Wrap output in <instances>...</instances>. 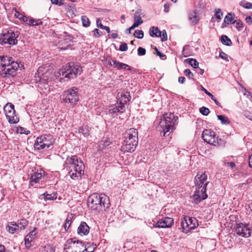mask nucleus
I'll use <instances>...</instances> for the list:
<instances>
[{
    "instance_id": "1",
    "label": "nucleus",
    "mask_w": 252,
    "mask_h": 252,
    "mask_svg": "<svg viewBox=\"0 0 252 252\" xmlns=\"http://www.w3.org/2000/svg\"><path fill=\"white\" fill-rule=\"evenodd\" d=\"M207 175L205 172H198L194 178L195 190L193 195V200L196 204L205 200L208 195L206 193V187L209 182L207 181Z\"/></svg>"
},
{
    "instance_id": "2",
    "label": "nucleus",
    "mask_w": 252,
    "mask_h": 252,
    "mask_svg": "<svg viewBox=\"0 0 252 252\" xmlns=\"http://www.w3.org/2000/svg\"><path fill=\"white\" fill-rule=\"evenodd\" d=\"M88 205L91 210L99 211L109 208L110 203L107 195L95 193L91 194L88 197Z\"/></svg>"
},
{
    "instance_id": "3",
    "label": "nucleus",
    "mask_w": 252,
    "mask_h": 252,
    "mask_svg": "<svg viewBox=\"0 0 252 252\" xmlns=\"http://www.w3.org/2000/svg\"><path fill=\"white\" fill-rule=\"evenodd\" d=\"M178 116L172 113H165L162 116L159 123L158 128L163 133L164 136H169L175 129V126L178 125Z\"/></svg>"
},
{
    "instance_id": "4",
    "label": "nucleus",
    "mask_w": 252,
    "mask_h": 252,
    "mask_svg": "<svg viewBox=\"0 0 252 252\" xmlns=\"http://www.w3.org/2000/svg\"><path fill=\"white\" fill-rule=\"evenodd\" d=\"M82 72V69L80 65L68 63L65 65V67L61 69L59 73L60 75L68 80L76 78Z\"/></svg>"
},
{
    "instance_id": "5",
    "label": "nucleus",
    "mask_w": 252,
    "mask_h": 252,
    "mask_svg": "<svg viewBox=\"0 0 252 252\" xmlns=\"http://www.w3.org/2000/svg\"><path fill=\"white\" fill-rule=\"evenodd\" d=\"M62 96L64 103H70L73 106H75L79 100L78 89L76 87L69 88L64 91Z\"/></svg>"
},
{
    "instance_id": "6",
    "label": "nucleus",
    "mask_w": 252,
    "mask_h": 252,
    "mask_svg": "<svg viewBox=\"0 0 252 252\" xmlns=\"http://www.w3.org/2000/svg\"><path fill=\"white\" fill-rule=\"evenodd\" d=\"M87 249L81 241L69 239L64 245V252H87Z\"/></svg>"
},
{
    "instance_id": "7",
    "label": "nucleus",
    "mask_w": 252,
    "mask_h": 252,
    "mask_svg": "<svg viewBox=\"0 0 252 252\" xmlns=\"http://www.w3.org/2000/svg\"><path fill=\"white\" fill-rule=\"evenodd\" d=\"M19 35L18 32H14L11 30L3 31L0 35V44L1 45L8 44L10 46L17 44V38Z\"/></svg>"
},
{
    "instance_id": "8",
    "label": "nucleus",
    "mask_w": 252,
    "mask_h": 252,
    "mask_svg": "<svg viewBox=\"0 0 252 252\" xmlns=\"http://www.w3.org/2000/svg\"><path fill=\"white\" fill-rule=\"evenodd\" d=\"M66 163L70 165L68 168L71 169V172H76L78 175L84 174L85 165L81 159L79 160L76 156L68 157L66 158Z\"/></svg>"
},
{
    "instance_id": "9",
    "label": "nucleus",
    "mask_w": 252,
    "mask_h": 252,
    "mask_svg": "<svg viewBox=\"0 0 252 252\" xmlns=\"http://www.w3.org/2000/svg\"><path fill=\"white\" fill-rule=\"evenodd\" d=\"M54 143V139L52 135H42L36 138L34 147L37 150H46L52 146Z\"/></svg>"
},
{
    "instance_id": "10",
    "label": "nucleus",
    "mask_w": 252,
    "mask_h": 252,
    "mask_svg": "<svg viewBox=\"0 0 252 252\" xmlns=\"http://www.w3.org/2000/svg\"><path fill=\"white\" fill-rule=\"evenodd\" d=\"M202 138L207 143L216 146L221 141L220 138L216 136L215 133L211 129H205L202 134Z\"/></svg>"
},
{
    "instance_id": "11",
    "label": "nucleus",
    "mask_w": 252,
    "mask_h": 252,
    "mask_svg": "<svg viewBox=\"0 0 252 252\" xmlns=\"http://www.w3.org/2000/svg\"><path fill=\"white\" fill-rule=\"evenodd\" d=\"M234 231L235 233L239 236L243 237H249L251 236L252 229H251L249 223L244 224L242 222H239L236 223Z\"/></svg>"
},
{
    "instance_id": "12",
    "label": "nucleus",
    "mask_w": 252,
    "mask_h": 252,
    "mask_svg": "<svg viewBox=\"0 0 252 252\" xmlns=\"http://www.w3.org/2000/svg\"><path fill=\"white\" fill-rule=\"evenodd\" d=\"M6 117L10 124H16L18 122L19 118L15 115L14 105L7 103L3 108Z\"/></svg>"
},
{
    "instance_id": "13",
    "label": "nucleus",
    "mask_w": 252,
    "mask_h": 252,
    "mask_svg": "<svg viewBox=\"0 0 252 252\" xmlns=\"http://www.w3.org/2000/svg\"><path fill=\"white\" fill-rule=\"evenodd\" d=\"M19 67V65L17 62L11 63V64L0 69L1 72V75L3 77H6L8 76L13 77L16 75V72Z\"/></svg>"
},
{
    "instance_id": "14",
    "label": "nucleus",
    "mask_w": 252,
    "mask_h": 252,
    "mask_svg": "<svg viewBox=\"0 0 252 252\" xmlns=\"http://www.w3.org/2000/svg\"><path fill=\"white\" fill-rule=\"evenodd\" d=\"M197 220L195 218L186 216L181 222V225L186 231H189V229H194L197 223Z\"/></svg>"
},
{
    "instance_id": "15",
    "label": "nucleus",
    "mask_w": 252,
    "mask_h": 252,
    "mask_svg": "<svg viewBox=\"0 0 252 252\" xmlns=\"http://www.w3.org/2000/svg\"><path fill=\"white\" fill-rule=\"evenodd\" d=\"M138 139H125L122 146V151L126 152L132 153L135 150L138 144Z\"/></svg>"
},
{
    "instance_id": "16",
    "label": "nucleus",
    "mask_w": 252,
    "mask_h": 252,
    "mask_svg": "<svg viewBox=\"0 0 252 252\" xmlns=\"http://www.w3.org/2000/svg\"><path fill=\"white\" fill-rule=\"evenodd\" d=\"M174 220L172 218L165 217L163 220H159L156 223L153 224L154 227L157 228H168L173 224Z\"/></svg>"
},
{
    "instance_id": "17",
    "label": "nucleus",
    "mask_w": 252,
    "mask_h": 252,
    "mask_svg": "<svg viewBox=\"0 0 252 252\" xmlns=\"http://www.w3.org/2000/svg\"><path fill=\"white\" fill-rule=\"evenodd\" d=\"M126 110L124 105L116 106L112 105L109 107V112L111 114L112 117L114 118L118 116L119 113H122Z\"/></svg>"
},
{
    "instance_id": "18",
    "label": "nucleus",
    "mask_w": 252,
    "mask_h": 252,
    "mask_svg": "<svg viewBox=\"0 0 252 252\" xmlns=\"http://www.w3.org/2000/svg\"><path fill=\"white\" fill-rule=\"evenodd\" d=\"M10 225H15L18 232L25 229L29 224V222L25 219L18 220L17 221L9 222Z\"/></svg>"
},
{
    "instance_id": "19",
    "label": "nucleus",
    "mask_w": 252,
    "mask_h": 252,
    "mask_svg": "<svg viewBox=\"0 0 252 252\" xmlns=\"http://www.w3.org/2000/svg\"><path fill=\"white\" fill-rule=\"evenodd\" d=\"M125 139H138V130L134 128L127 129L124 133Z\"/></svg>"
},
{
    "instance_id": "20",
    "label": "nucleus",
    "mask_w": 252,
    "mask_h": 252,
    "mask_svg": "<svg viewBox=\"0 0 252 252\" xmlns=\"http://www.w3.org/2000/svg\"><path fill=\"white\" fill-rule=\"evenodd\" d=\"M120 105H124L130 100L131 96L129 92L119 93L117 94Z\"/></svg>"
},
{
    "instance_id": "21",
    "label": "nucleus",
    "mask_w": 252,
    "mask_h": 252,
    "mask_svg": "<svg viewBox=\"0 0 252 252\" xmlns=\"http://www.w3.org/2000/svg\"><path fill=\"white\" fill-rule=\"evenodd\" d=\"M90 227L86 222L82 221L78 227V233L80 235H86L89 232Z\"/></svg>"
},
{
    "instance_id": "22",
    "label": "nucleus",
    "mask_w": 252,
    "mask_h": 252,
    "mask_svg": "<svg viewBox=\"0 0 252 252\" xmlns=\"http://www.w3.org/2000/svg\"><path fill=\"white\" fill-rule=\"evenodd\" d=\"M15 62V61L12 60V58L11 57L0 56V69L11 64V63Z\"/></svg>"
},
{
    "instance_id": "23",
    "label": "nucleus",
    "mask_w": 252,
    "mask_h": 252,
    "mask_svg": "<svg viewBox=\"0 0 252 252\" xmlns=\"http://www.w3.org/2000/svg\"><path fill=\"white\" fill-rule=\"evenodd\" d=\"M142 13H141V9H138L136 11L134 15V26L138 27L139 25L142 24L143 23V21L142 20L141 15Z\"/></svg>"
},
{
    "instance_id": "24",
    "label": "nucleus",
    "mask_w": 252,
    "mask_h": 252,
    "mask_svg": "<svg viewBox=\"0 0 252 252\" xmlns=\"http://www.w3.org/2000/svg\"><path fill=\"white\" fill-rule=\"evenodd\" d=\"M36 234L35 230H32L30 232L25 238V243L27 248H30L32 246L31 243L32 241L34 238V236Z\"/></svg>"
},
{
    "instance_id": "25",
    "label": "nucleus",
    "mask_w": 252,
    "mask_h": 252,
    "mask_svg": "<svg viewBox=\"0 0 252 252\" xmlns=\"http://www.w3.org/2000/svg\"><path fill=\"white\" fill-rule=\"evenodd\" d=\"M41 196L43 197L46 201L48 200L53 201L57 199V192H53L52 193H49L48 191H46L44 193L41 194Z\"/></svg>"
},
{
    "instance_id": "26",
    "label": "nucleus",
    "mask_w": 252,
    "mask_h": 252,
    "mask_svg": "<svg viewBox=\"0 0 252 252\" xmlns=\"http://www.w3.org/2000/svg\"><path fill=\"white\" fill-rule=\"evenodd\" d=\"M188 15L189 20L192 25H195L199 22V17L196 15V13L195 11L189 12Z\"/></svg>"
},
{
    "instance_id": "27",
    "label": "nucleus",
    "mask_w": 252,
    "mask_h": 252,
    "mask_svg": "<svg viewBox=\"0 0 252 252\" xmlns=\"http://www.w3.org/2000/svg\"><path fill=\"white\" fill-rule=\"evenodd\" d=\"M42 174L41 173H38L34 172L32 174L30 178V185L33 186L34 184L39 182V180L41 179Z\"/></svg>"
},
{
    "instance_id": "28",
    "label": "nucleus",
    "mask_w": 252,
    "mask_h": 252,
    "mask_svg": "<svg viewBox=\"0 0 252 252\" xmlns=\"http://www.w3.org/2000/svg\"><path fill=\"white\" fill-rule=\"evenodd\" d=\"M235 15L234 13H228L224 19V23L226 24H233L235 23L234 20Z\"/></svg>"
},
{
    "instance_id": "29",
    "label": "nucleus",
    "mask_w": 252,
    "mask_h": 252,
    "mask_svg": "<svg viewBox=\"0 0 252 252\" xmlns=\"http://www.w3.org/2000/svg\"><path fill=\"white\" fill-rule=\"evenodd\" d=\"M26 21L28 25L32 26H38L43 24V22L41 19L35 20L31 18H26Z\"/></svg>"
},
{
    "instance_id": "30",
    "label": "nucleus",
    "mask_w": 252,
    "mask_h": 252,
    "mask_svg": "<svg viewBox=\"0 0 252 252\" xmlns=\"http://www.w3.org/2000/svg\"><path fill=\"white\" fill-rule=\"evenodd\" d=\"M220 40L223 45L229 46L232 44L230 39L225 35H222L221 36Z\"/></svg>"
},
{
    "instance_id": "31",
    "label": "nucleus",
    "mask_w": 252,
    "mask_h": 252,
    "mask_svg": "<svg viewBox=\"0 0 252 252\" xmlns=\"http://www.w3.org/2000/svg\"><path fill=\"white\" fill-rule=\"evenodd\" d=\"M218 119L220 121L221 124L222 125H229L230 123V121L229 119L224 115H217Z\"/></svg>"
},
{
    "instance_id": "32",
    "label": "nucleus",
    "mask_w": 252,
    "mask_h": 252,
    "mask_svg": "<svg viewBox=\"0 0 252 252\" xmlns=\"http://www.w3.org/2000/svg\"><path fill=\"white\" fill-rule=\"evenodd\" d=\"M185 61L188 62V63L194 68H197L198 67V63L195 59H186Z\"/></svg>"
},
{
    "instance_id": "33",
    "label": "nucleus",
    "mask_w": 252,
    "mask_h": 252,
    "mask_svg": "<svg viewBox=\"0 0 252 252\" xmlns=\"http://www.w3.org/2000/svg\"><path fill=\"white\" fill-rule=\"evenodd\" d=\"M78 132L81 133L85 137H87L90 134L89 130L86 127H80L78 129Z\"/></svg>"
},
{
    "instance_id": "34",
    "label": "nucleus",
    "mask_w": 252,
    "mask_h": 252,
    "mask_svg": "<svg viewBox=\"0 0 252 252\" xmlns=\"http://www.w3.org/2000/svg\"><path fill=\"white\" fill-rule=\"evenodd\" d=\"M6 230L11 234L18 233L17 228L15 226V225H10V224H9V222L8 223V224L6 226Z\"/></svg>"
},
{
    "instance_id": "35",
    "label": "nucleus",
    "mask_w": 252,
    "mask_h": 252,
    "mask_svg": "<svg viewBox=\"0 0 252 252\" xmlns=\"http://www.w3.org/2000/svg\"><path fill=\"white\" fill-rule=\"evenodd\" d=\"M240 5L246 9L252 8V3L246 1L244 0H241L240 2Z\"/></svg>"
},
{
    "instance_id": "36",
    "label": "nucleus",
    "mask_w": 252,
    "mask_h": 252,
    "mask_svg": "<svg viewBox=\"0 0 252 252\" xmlns=\"http://www.w3.org/2000/svg\"><path fill=\"white\" fill-rule=\"evenodd\" d=\"M81 20L82 22L83 26L84 27H88L90 26V21L89 18L85 15H83L81 17Z\"/></svg>"
},
{
    "instance_id": "37",
    "label": "nucleus",
    "mask_w": 252,
    "mask_h": 252,
    "mask_svg": "<svg viewBox=\"0 0 252 252\" xmlns=\"http://www.w3.org/2000/svg\"><path fill=\"white\" fill-rule=\"evenodd\" d=\"M71 220L72 218L71 217L68 216L66 218L65 221L63 225V227L65 230V231H67V229L69 227L71 223Z\"/></svg>"
},
{
    "instance_id": "38",
    "label": "nucleus",
    "mask_w": 252,
    "mask_h": 252,
    "mask_svg": "<svg viewBox=\"0 0 252 252\" xmlns=\"http://www.w3.org/2000/svg\"><path fill=\"white\" fill-rule=\"evenodd\" d=\"M113 63V66L114 67L116 68L117 69H121L123 68V66H125V63H120L116 60L112 61Z\"/></svg>"
},
{
    "instance_id": "39",
    "label": "nucleus",
    "mask_w": 252,
    "mask_h": 252,
    "mask_svg": "<svg viewBox=\"0 0 252 252\" xmlns=\"http://www.w3.org/2000/svg\"><path fill=\"white\" fill-rule=\"evenodd\" d=\"M51 2L53 4L58 5L59 6L63 5H64L65 7L69 6L68 4L64 3V0H51Z\"/></svg>"
},
{
    "instance_id": "40",
    "label": "nucleus",
    "mask_w": 252,
    "mask_h": 252,
    "mask_svg": "<svg viewBox=\"0 0 252 252\" xmlns=\"http://www.w3.org/2000/svg\"><path fill=\"white\" fill-rule=\"evenodd\" d=\"M134 35L139 39H142L144 36V32L141 30H137L135 31Z\"/></svg>"
},
{
    "instance_id": "41",
    "label": "nucleus",
    "mask_w": 252,
    "mask_h": 252,
    "mask_svg": "<svg viewBox=\"0 0 252 252\" xmlns=\"http://www.w3.org/2000/svg\"><path fill=\"white\" fill-rule=\"evenodd\" d=\"M199 112L202 115L207 116L210 113V110L208 108L203 106L199 109Z\"/></svg>"
},
{
    "instance_id": "42",
    "label": "nucleus",
    "mask_w": 252,
    "mask_h": 252,
    "mask_svg": "<svg viewBox=\"0 0 252 252\" xmlns=\"http://www.w3.org/2000/svg\"><path fill=\"white\" fill-rule=\"evenodd\" d=\"M222 13L221 12V11L220 9L218 8L215 9V16L217 19L218 20H220L222 16Z\"/></svg>"
},
{
    "instance_id": "43",
    "label": "nucleus",
    "mask_w": 252,
    "mask_h": 252,
    "mask_svg": "<svg viewBox=\"0 0 252 252\" xmlns=\"http://www.w3.org/2000/svg\"><path fill=\"white\" fill-rule=\"evenodd\" d=\"M154 50L156 51L157 55L158 56L160 59L162 60H165L166 59V56L165 54L161 53L156 47L154 48Z\"/></svg>"
},
{
    "instance_id": "44",
    "label": "nucleus",
    "mask_w": 252,
    "mask_h": 252,
    "mask_svg": "<svg viewBox=\"0 0 252 252\" xmlns=\"http://www.w3.org/2000/svg\"><path fill=\"white\" fill-rule=\"evenodd\" d=\"M184 73L189 79H193L194 76L193 74L189 69H185L184 71Z\"/></svg>"
},
{
    "instance_id": "45",
    "label": "nucleus",
    "mask_w": 252,
    "mask_h": 252,
    "mask_svg": "<svg viewBox=\"0 0 252 252\" xmlns=\"http://www.w3.org/2000/svg\"><path fill=\"white\" fill-rule=\"evenodd\" d=\"M161 40L162 41H164L167 40V35L165 30H163L161 32Z\"/></svg>"
},
{
    "instance_id": "46",
    "label": "nucleus",
    "mask_w": 252,
    "mask_h": 252,
    "mask_svg": "<svg viewBox=\"0 0 252 252\" xmlns=\"http://www.w3.org/2000/svg\"><path fill=\"white\" fill-rule=\"evenodd\" d=\"M235 23H236V28L238 29V30L240 31L241 30V28H243V23L240 20H235Z\"/></svg>"
},
{
    "instance_id": "47",
    "label": "nucleus",
    "mask_w": 252,
    "mask_h": 252,
    "mask_svg": "<svg viewBox=\"0 0 252 252\" xmlns=\"http://www.w3.org/2000/svg\"><path fill=\"white\" fill-rule=\"evenodd\" d=\"M155 27H152L150 28L149 30V34L152 37H158V34L155 33Z\"/></svg>"
},
{
    "instance_id": "48",
    "label": "nucleus",
    "mask_w": 252,
    "mask_h": 252,
    "mask_svg": "<svg viewBox=\"0 0 252 252\" xmlns=\"http://www.w3.org/2000/svg\"><path fill=\"white\" fill-rule=\"evenodd\" d=\"M138 56H144L146 54V49L142 47H139L137 50Z\"/></svg>"
},
{
    "instance_id": "49",
    "label": "nucleus",
    "mask_w": 252,
    "mask_h": 252,
    "mask_svg": "<svg viewBox=\"0 0 252 252\" xmlns=\"http://www.w3.org/2000/svg\"><path fill=\"white\" fill-rule=\"evenodd\" d=\"M128 49L127 44L126 43H122L120 45L119 50L121 51H126Z\"/></svg>"
},
{
    "instance_id": "50",
    "label": "nucleus",
    "mask_w": 252,
    "mask_h": 252,
    "mask_svg": "<svg viewBox=\"0 0 252 252\" xmlns=\"http://www.w3.org/2000/svg\"><path fill=\"white\" fill-rule=\"evenodd\" d=\"M93 32H94V36L95 37H99L101 34H102L101 32H100L97 29H95L93 31Z\"/></svg>"
},
{
    "instance_id": "51",
    "label": "nucleus",
    "mask_w": 252,
    "mask_h": 252,
    "mask_svg": "<svg viewBox=\"0 0 252 252\" xmlns=\"http://www.w3.org/2000/svg\"><path fill=\"white\" fill-rule=\"evenodd\" d=\"M200 88H201V90L203 91L206 94H207L208 96H209L211 98H213V95L210 93V92H209L206 89H205L202 86H200Z\"/></svg>"
},
{
    "instance_id": "52",
    "label": "nucleus",
    "mask_w": 252,
    "mask_h": 252,
    "mask_svg": "<svg viewBox=\"0 0 252 252\" xmlns=\"http://www.w3.org/2000/svg\"><path fill=\"white\" fill-rule=\"evenodd\" d=\"M70 176L72 179H75L76 177H80L81 175H78L77 173L74 171H72L71 172V171L69 172Z\"/></svg>"
},
{
    "instance_id": "53",
    "label": "nucleus",
    "mask_w": 252,
    "mask_h": 252,
    "mask_svg": "<svg viewBox=\"0 0 252 252\" xmlns=\"http://www.w3.org/2000/svg\"><path fill=\"white\" fill-rule=\"evenodd\" d=\"M220 57L223 60H225L226 61H228V55L226 53H225L224 52H223L222 51L220 52Z\"/></svg>"
},
{
    "instance_id": "54",
    "label": "nucleus",
    "mask_w": 252,
    "mask_h": 252,
    "mask_svg": "<svg viewBox=\"0 0 252 252\" xmlns=\"http://www.w3.org/2000/svg\"><path fill=\"white\" fill-rule=\"evenodd\" d=\"M96 25H97V27H98L101 29H103L104 27L105 26H103L101 24V21L98 19L96 21Z\"/></svg>"
},
{
    "instance_id": "55",
    "label": "nucleus",
    "mask_w": 252,
    "mask_h": 252,
    "mask_svg": "<svg viewBox=\"0 0 252 252\" xmlns=\"http://www.w3.org/2000/svg\"><path fill=\"white\" fill-rule=\"evenodd\" d=\"M225 165L226 166H230L231 167V168L232 169H233V168H234L236 166L235 164L234 163V162H225Z\"/></svg>"
},
{
    "instance_id": "56",
    "label": "nucleus",
    "mask_w": 252,
    "mask_h": 252,
    "mask_svg": "<svg viewBox=\"0 0 252 252\" xmlns=\"http://www.w3.org/2000/svg\"><path fill=\"white\" fill-rule=\"evenodd\" d=\"M20 133H24L26 135L29 134L30 133V131L29 130H26V129L22 127H20Z\"/></svg>"
},
{
    "instance_id": "57",
    "label": "nucleus",
    "mask_w": 252,
    "mask_h": 252,
    "mask_svg": "<svg viewBox=\"0 0 252 252\" xmlns=\"http://www.w3.org/2000/svg\"><path fill=\"white\" fill-rule=\"evenodd\" d=\"M170 5L168 3H165L164 5V11L165 12H168L169 11Z\"/></svg>"
},
{
    "instance_id": "58",
    "label": "nucleus",
    "mask_w": 252,
    "mask_h": 252,
    "mask_svg": "<svg viewBox=\"0 0 252 252\" xmlns=\"http://www.w3.org/2000/svg\"><path fill=\"white\" fill-rule=\"evenodd\" d=\"M245 21L246 22L249 23L250 24L252 23V18L251 16H247L246 19Z\"/></svg>"
},
{
    "instance_id": "59",
    "label": "nucleus",
    "mask_w": 252,
    "mask_h": 252,
    "mask_svg": "<svg viewBox=\"0 0 252 252\" xmlns=\"http://www.w3.org/2000/svg\"><path fill=\"white\" fill-rule=\"evenodd\" d=\"M211 99L215 102L217 105L221 107L220 103L217 100V99L214 97V96H213V98Z\"/></svg>"
},
{
    "instance_id": "60",
    "label": "nucleus",
    "mask_w": 252,
    "mask_h": 252,
    "mask_svg": "<svg viewBox=\"0 0 252 252\" xmlns=\"http://www.w3.org/2000/svg\"><path fill=\"white\" fill-rule=\"evenodd\" d=\"M186 78L184 77H180L178 78V81L180 83L183 84L185 82Z\"/></svg>"
},
{
    "instance_id": "61",
    "label": "nucleus",
    "mask_w": 252,
    "mask_h": 252,
    "mask_svg": "<svg viewBox=\"0 0 252 252\" xmlns=\"http://www.w3.org/2000/svg\"><path fill=\"white\" fill-rule=\"evenodd\" d=\"M137 27L134 26V25L133 24L131 27H130L129 28L126 29V33L128 34L130 33L131 30L134 29V28H136Z\"/></svg>"
},
{
    "instance_id": "62",
    "label": "nucleus",
    "mask_w": 252,
    "mask_h": 252,
    "mask_svg": "<svg viewBox=\"0 0 252 252\" xmlns=\"http://www.w3.org/2000/svg\"><path fill=\"white\" fill-rule=\"evenodd\" d=\"M155 30H156L155 33L158 34V37H159V36H161V31H160V30L158 29V27H155Z\"/></svg>"
},
{
    "instance_id": "63",
    "label": "nucleus",
    "mask_w": 252,
    "mask_h": 252,
    "mask_svg": "<svg viewBox=\"0 0 252 252\" xmlns=\"http://www.w3.org/2000/svg\"><path fill=\"white\" fill-rule=\"evenodd\" d=\"M249 166L252 168V154L250 156L249 158Z\"/></svg>"
},
{
    "instance_id": "64",
    "label": "nucleus",
    "mask_w": 252,
    "mask_h": 252,
    "mask_svg": "<svg viewBox=\"0 0 252 252\" xmlns=\"http://www.w3.org/2000/svg\"><path fill=\"white\" fill-rule=\"evenodd\" d=\"M125 65H126V66H123V68L126 69H127L128 70H132L133 68L132 67L129 66L128 65H127L126 64H125Z\"/></svg>"
}]
</instances>
